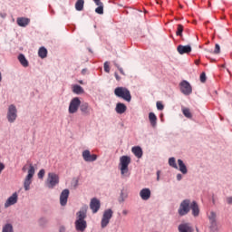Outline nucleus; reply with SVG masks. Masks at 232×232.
<instances>
[{
    "instance_id": "f257e3e1",
    "label": "nucleus",
    "mask_w": 232,
    "mask_h": 232,
    "mask_svg": "<svg viewBox=\"0 0 232 232\" xmlns=\"http://www.w3.org/2000/svg\"><path fill=\"white\" fill-rule=\"evenodd\" d=\"M88 209L86 208H82L76 213V221H75V229L76 231H86V227H88V223L86 222Z\"/></svg>"
},
{
    "instance_id": "58836bf2",
    "label": "nucleus",
    "mask_w": 232,
    "mask_h": 232,
    "mask_svg": "<svg viewBox=\"0 0 232 232\" xmlns=\"http://www.w3.org/2000/svg\"><path fill=\"white\" fill-rule=\"evenodd\" d=\"M114 66H116V68H118L119 72L121 73V75H126V73L124 72V70L122 69V67H121L120 65H118L117 63H114Z\"/></svg>"
},
{
    "instance_id": "20e7f679",
    "label": "nucleus",
    "mask_w": 232,
    "mask_h": 232,
    "mask_svg": "<svg viewBox=\"0 0 232 232\" xmlns=\"http://www.w3.org/2000/svg\"><path fill=\"white\" fill-rule=\"evenodd\" d=\"M34 175H35V168H34V165L31 163L29 165L28 174L25 177L24 182V188L25 191L30 190V185L32 184V179H34Z\"/></svg>"
},
{
    "instance_id": "4d7b16f0",
    "label": "nucleus",
    "mask_w": 232,
    "mask_h": 232,
    "mask_svg": "<svg viewBox=\"0 0 232 232\" xmlns=\"http://www.w3.org/2000/svg\"><path fill=\"white\" fill-rule=\"evenodd\" d=\"M44 220H46V219H44V218H42V219H41V222H43V221H44Z\"/></svg>"
},
{
    "instance_id": "39448f33",
    "label": "nucleus",
    "mask_w": 232,
    "mask_h": 232,
    "mask_svg": "<svg viewBox=\"0 0 232 232\" xmlns=\"http://www.w3.org/2000/svg\"><path fill=\"white\" fill-rule=\"evenodd\" d=\"M45 184L49 189H53V188L59 184V175L53 172H49Z\"/></svg>"
},
{
    "instance_id": "4be33fe9",
    "label": "nucleus",
    "mask_w": 232,
    "mask_h": 232,
    "mask_svg": "<svg viewBox=\"0 0 232 232\" xmlns=\"http://www.w3.org/2000/svg\"><path fill=\"white\" fill-rule=\"evenodd\" d=\"M131 151L137 159L142 158V149L140 147H132Z\"/></svg>"
},
{
    "instance_id": "7c9ffc66",
    "label": "nucleus",
    "mask_w": 232,
    "mask_h": 232,
    "mask_svg": "<svg viewBox=\"0 0 232 232\" xmlns=\"http://www.w3.org/2000/svg\"><path fill=\"white\" fill-rule=\"evenodd\" d=\"M169 166H170L171 168H174V169H179V166L177 165V161L175 160V158L169 159Z\"/></svg>"
},
{
    "instance_id": "2f4dec72",
    "label": "nucleus",
    "mask_w": 232,
    "mask_h": 232,
    "mask_svg": "<svg viewBox=\"0 0 232 232\" xmlns=\"http://www.w3.org/2000/svg\"><path fill=\"white\" fill-rule=\"evenodd\" d=\"M128 198V193L124 190H121L119 198V202H124Z\"/></svg>"
},
{
    "instance_id": "4c0bfd02",
    "label": "nucleus",
    "mask_w": 232,
    "mask_h": 232,
    "mask_svg": "<svg viewBox=\"0 0 232 232\" xmlns=\"http://www.w3.org/2000/svg\"><path fill=\"white\" fill-rule=\"evenodd\" d=\"M45 173L46 171L44 170V169H40V171L38 172V179H44Z\"/></svg>"
},
{
    "instance_id": "603ef678",
    "label": "nucleus",
    "mask_w": 232,
    "mask_h": 232,
    "mask_svg": "<svg viewBox=\"0 0 232 232\" xmlns=\"http://www.w3.org/2000/svg\"><path fill=\"white\" fill-rule=\"evenodd\" d=\"M195 64L199 65L200 64V60H196Z\"/></svg>"
},
{
    "instance_id": "0eeeda50",
    "label": "nucleus",
    "mask_w": 232,
    "mask_h": 232,
    "mask_svg": "<svg viewBox=\"0 0 232 232\" xmlns=\"http://www.w3.org/2000/svg\"><path fill=\"white\" fill-rule=\"evenodd\" d=\"M79 108H81V100L79 97L72 98L69 104V113H77V111H79Z\"/></svg>"
},
{
    "instance_id": "393cba45",
    "label": "nucleus",
    "mask_w": 232,
    "mask_h": 232,
    "mask_svg": "<svg viewBox=\"0 0 232 232\" xmlns=\"http://www.w3.org/2000/svg\"><path fill=\"white\" fill-rule=\"evenodd\" d=\"M149 120L150 122V126H152V128H155V126H157V115H155V113L153 112H150Z\"/></svg>"
},
{
    "instance_id": "9d476101",
    "label": "nucleus",
    "mask_w": 232,
    "mask_h": 232,
    "mask_svg": "<svg viewBox=\"0 0 232 232\" xmlns=\"http://www.w3.org/2000/svg\"><path fill=\"white\" fill-rule=\"evenodd\" d=\"M180 86V92L183 95H191L193 92V89L191 88V84L188 81H182L179 83Z\"/></svg>"
},
{
    "instance_id": "ea45409f",
    "label": "nucleus",
    "mask_w": 232,
    "mask_h": 232,
    "mask_svg": "<svg viewBox=\"0 0 232 232\" xmlns=\"http://www.w3.org/2000/svg\"><path fill=\"white\" fill-rule=\"evenodd\" d=\"M157 109L162 111L164 110V105L160 102H157L156 103Z\"/></svg>"
},
{
    "instance_id": "c85d7f7f",
    "label": "nucleus",
    "mask_w": 232,
    "mask_h": 232,
    "mask_svg": "<svg viewBox=\"0 0 232 232\" xmlns=\"http://www.w3.org/2000/svg\"><path fill=\"white\" fill-rule=\"evenodd\" d=\"M72 92L73 93H76V95H81L84 93V89H82L81 85H73Z\"/></svg>"
},
{
    "instance_id": "9b49d317",
    "label": "nucleus",
    "mask_w": 232,
    "mask_h": 232,
    "mask_svg": "<svg viewBox=\"0 0 232 232\" xmlns=\"http://www.w3.org/2000/svg\"><path fill=\"white\" fill-rule=\"evenodd\" d=\"M82 159L85 162H95L97 160V154H92L90 150H86L82 151Z\"/></svg>"
},
{
    "instance_id": "6ab92c4d",
    "label": "nucleus",
    "mask_w": 232,
    "mask_h": 232,
    "mask_svg": "<svg viewBox=\"0 0 232 232\" xmlns=\"http://www.w3.org/2000/svg\"><path fill=\"white\" fill-rule=\"evenodd\" d=\"M16 23L18 26H23V27L28 26V24H30V19L20 17V18H17Z\"/></svg>"
},
{
    "instance_id": "09e8293b",
    "label": "nucleus",
    "mask_w": 232,
    "mask_h": 232,
    "mask_svg": "<svg viewBox=\"0 0 232 232\" xmlns=\"http://www.w3.org/2000/svg\"><path fill=\"white\" fill-rule=\"evenodd\" d=\"M177 180H182V174L177 175Z\"/></svg>"
},
{
    "instance_id": "1a4fd4ad",
    "label": "nucleus",
    "mask_w": 232,
    "mask_h": 232,
    "mask_svg": "<svg viewBox=\"0 0 232 232\" xmlns=\"http://www.w3.org/2000/svg\"><path fill=\"white\" fill-rule=\"evenodd\" d=\"M15 119H17V108H15V105L12 104L8 107L7 111V120L8 122H15Z\"/></svg>"
},
{
    "instance_id": "f03ea898",
    "label": "nucleus",
    "mask_w": 232,
    "mask_h": 232,
    "mask_svg": "<svg viewBox=\"0 0 232 232\" xmlns=\"http://www.w3.org/2000/svg\"><path fill=\"white\" fill-rule=\"evenodd\" d=\"M114 94L116 97H119L120 99H123V101H126L127 102H131V92L128 88L125 87H117L114 90Z\"/></svg>"
},
{
    "instance_id": "aec40b11",
    "label": "nucleus",
    "mask_w": 232,
    "mask_h": 232,
    "mask_svg": "<svg viewBox=\"0 0 232 232\" xmlns=\"http://www.w3.org/2000/svg\"><path fill=\"white\" fill-rule=\"evenodd\" d=\"M80 110L83 115H90V104L88 102H83L80 105Z\"/></svg>"
},
{
    "instance_id": "c03bdc74",
    "label": "nucleus",
    "mask_w": 232,
    "mask_h": 232,
    "mask_svg": "<svg viewBox=\"0 0 232 232\" xmlns=\"http://www.w3.org/2000/svg\"><path fill=\"white\" fill-rule=\"evenodd\" d=\"M94 3L96 5V6H101V5H104V4H102V2H101V0H96V2H94Z\"/></svg>"
},
{
    "instance_id": "c756f323",
    "label": "nucleus",
    "mask_w": 232,
    "mask_h": 232,
    "mask_svg": "<svg viewBox=\"0 0 232 232\" xmlns=\"http://www.w3.org/2000/svg\"><path fill=\"white\" fill-rule=\"evenodd\" d=\"M2 232H14V226L10 223L5 224L2 228Z\"/></svg>"
},
{
    "instance_id": "3c124183",
    "label": "nucleus",
    "mask_w": 232,
    "mask_h": 232,
    "mask_svg": "<svg viewBox=\"0 0 232 232\" xmlns=\"http://www.w3.org/2000/svg\"><path fill=\"white\" fill-rule=\"evenodd\" d=\"M122 215H124V216L128 215V210H126V209L122 210Z\"/></svg>"
},
{
    "instance_id": "2eb2a0df",
    "label": "nucleus",
    "mask_w": 232,
    "mask_h": 232,
    "mask_svg": "<svg viewBox=\"0 0 232 232\" xmlns=\"http://www.w3.org/2000/svg\"><path fill=\"white\" fill-rule=\"evenodd\" d=\"M179 232H194L195 229L189 223H182L178 227Z\"/></svg>"
},
{
    "instance_id": "5701e85b",
    "label": "nucleus",
    "mask_w": 232,
    "mask_h": 232,
    "mask_svg": "<svg viewBox=\"0 0 232 232\" xmlns=\"http://www.w3.org/2000/svg\"><path fill=\"white\" fill-rule=\"evenodd\" d=\"M38 56L41 59H46V57H48V50L45 47H40L38 50Z\"/></svg>"
},
{
    "instance_id": "f3484780",
    "label": "nucleus",
    "mask_w": 232,
    "mask_h": 232,
    "mask_svg": "<svg viewBox=\"0 0 232 232\" xmlns=\"http://www.w3.org/2000/svg\"><path fill=\"white\" fill-rule=\"evenodd\" d=\"M177 51L180 55H184V53H190L191 46L190 45H179L177 47Z\"/></svg>"
},
{
    "instance_id": "f8f14e48",
    "label": "nucleus",
    "mask_w": 232,
    "mask_h": 232,
    "mask_svg": "<svg viewBox=\"0 0 232 232\" xmlns=\"http://www.w3.org/2000/svg\"><path fill=\"white\" fill-rule=\"evenodd\" d=\"M68 197H70V190L68 188H65L62 191L60 195L61 206H66V204H68Z\"/></svg>"
},
{
    "instance_id": "49530a36",
    "label": "nucleus",
    "mask_w": 232,
    "mask_h": 232,
    "mask_svg": "<svg viewBox=\"0 0 232 232\" xmlns=\"http://www.w3.org/2000/svg\"><path fill=\"white\" fill-rule=\"evenodd\" d=\"M157 180H160V170L157 171Z\"/></svg>"
},
{
    "instance_id": "13d9d810",
    "label": "nucleus",
    "mask_w": 232,
    "mask_h": 232,
    "mask_svg": "<svg viewBox=\"0 0 232 232\" xmlns=\"http://www.w3.org/2000/svg\"><path fill=\"white\" fill-rule=\"evenodd\" d=\"M80 84H82V81L80 82Z\"/></svg>"
},
{
    "instance_id": "4468645a",
    "label": "nucleus",
    "mask_w": 232,
    "mask_h": 232,
    "mask_svg": "<svg viewBox=\"0 0 232 232\" xmlns=\"http://www.w3.org/2000/svg\"><path fill=\"white\" fill-rule=\"evenodd\" d=\"M18 196L16 192H14L12 196H10L5 203V208H10V206H14V204H17Z\"/></svg>"
},
{
    "instance_id": "37998d69",
    "label": "nucleus",
    "mask_w": 232,
    "mask_h": 232,
    "mask_svg": "<svg viewBox=\"0 0 232 232\" xmlns=\"http://www.w3.org/2000/svg\"><path fill=\"white\" fill-rule=\"evenodd\" d=\"M5 169V163L0 162V175L3 173V170Z\"/></svg>"
},
{
    "instance_id": "a18cd8bd",
    "label": "nucleus",
    "mask_w": 232,
    "mask_h": 232,
    "mask_svg": "<svg viewBox=\"0 0 232 232\" xmlns=\"http://www.w3.org/2000/svg\"><path fill=\"white\" fill-rule=\"evenodd\" d=\"M114 77L116 80L121 81V76H119V73L115 72Z\"/></svg>"
},
{
    "instance_id": "7ed1b4c3",
    "label": "nucleus",
    "mask_w": 232,
    "mask_h": 232,
    "mask_svg": "<svg viewBox=\"0 0 232 232\" xmlns=\"http://www.w3.org/2000/svg\"><path fill=\"white\" fill-rule=\"evenodd\" d=\"M130 164H131V158H130L129 156H121L120 158V169L123 177H126V175H128L130 171V169H128V167L130 166Z\"/></svg>"
},
{
    "instance_id": "412c9836",
    "label": "nucleus",
    "mask_w": 232,
    "mask_h": 232,
    "mask_svg": "<svg viewBox=\"0 0 232 232\" xmlns=\"http://www.w3.org/2000/svg\"><path fill=\"white\" fill-rule=\"evenodd\" d=\"M190 209H192V215L194 217H198V214L200 213V210L198 209V205L197 204L196 201H193Z\"/></svg>"
},
{
    "instance_id": "8fccbe9b",
    "label": "nucleus",
    "mask_w": 232,
    "mask_h": 232,
    "mask_svg": "<svg viewBox=\"0 0 232 232\" xmlns=\"http://www.w3.org/2000/svg\"><path fill=\"white\" fill-rule=\"evenodd\" d=\"M64 231H66V228L64 227H60V232H64Z\"/></svg>"
},
{
    "instance_id": "6e6552de",
    "label": "nucleus",
    "mask_w": 232,
    "mask_h": 232,
    "mask_svg": "<svg viewBox=\"0 0 232 232\" xmlns=\"http://www.w3.org/2000/svg\"><path fill=\"white\" fill-rule=\"evenodd\" d=\"M189 199H185L181 202L178 210V213L180 217H184V215H188L189 213Z\"/></svg>"
},
{
    "instance_id": "de8ad7c7",
    "label": "nucleus",
    "mask_w": 232,
    "mask_h": 232,
    "mask_svg": "<svg viewBox=\"0 0 232 232\" xmlns=\"http://www.w3.org/2000/svg\"><path fill=\"white\" fill-rule=\"evenodd\" d=\"M227 204H232V197L227 198Z\"/></svg>"
},
{
    "instance_id": "a19ab883",
    "label": "nucleus",
    "mask_w": 232,
    "mask_h": 232,
    "mask_svg": "<svg viewBox=\"0 0 232 232\" xmlns=\"http://www.w3.org/2000/svg\"><path fill=\"white\" fill-rule=\"evenodd\" d=\"M214 53L216 54L220 53V45H218V44H216L215 45Z\"/></svg>"
},
{
    "instance_id": "ddd939ff",
    "label": "nucleus",
    "mask_w": 232,
    "mask_h": 232,
    "mask_svg": "<svg viewBox=\"0 0 232 232\" xmlns=\"http://www.w3.org/2000/svg\"><path fill=\"white\" fill-rule=\"evenodd\" d=\"M90 208L92 213H97L101 209V200L93 198L91 199Z\"/></svg>"
},
{
    "instance_id": "5fc2aeb1",
    "label": "nucleus",
    "mask_w": 232,
    "mask_h": 232,
    "mask_svg": "<svg viewBox=\"0 0 232 232\" xmlns=\"http://www.w3.org/2000/svg\"><path fill=\"white\" fill-rule=\"evenodd\" d=\"M22 171H26V166H24V167L22 168Z\"/></svg>"
},
{
    "instance_id": "864d4df0",
    "label": "nucleus",
    "mask_w": 232,
    "mask_h": 232,
    "mask_svg": "<svg viewBox=\"0 0 232 232\" xmlns=\"http://www.w3.org/2000/svg\"><path fill=\"white\" fill-rule=\"evenodd\" d=\"M82 73L84 75L86 73V69H82Z\"/></svg>"
},
{
    "instance_id": "423d86ee",
    "label": "nucleus",
    "mask_w": 232,
    "mask_h": 232,
    "mask_svg": "<svg viewBox=\"0 0 232 232\" xmlns=\"http://www.w3.org/2000/svg\"><path fill=\"white\" fill-rule=\"evenodd\" d=\"M112 217H113V210H111V208H108L104 210L102 218V221H101V226L102 229H104V227H106L108 224H110V220H111Z\"/></svg>"
},
{
    "instance_id": "a211bd4d",
    "label": "nucleus",
    "mask_w": 232,
    "mask_h": 232,
    "mask_svg": "<svg viewBox=\"0 0 232 232\" xmlns=\"http://www.w3.org/2000/svg\"><path fill=\"white\" fill-rule=\"evenodd\" d=\"M126 110H128V107L124 103H117L115 111L118 112L120 115H122V113L126 112Z\"/></svg>"
},
{
    "instance_id": "bb28decb",
    "label": "nucleus",
    "mask_w": 232,
    "mask_h": 232,
    "mask_svg": "<svg viewBox=\"0 0 232 232\" xmlns=\"http://www.w3.org/2000/svg\"><path fill=\"white\" fill-rule=\"evenodd\" d=\"M178 164L179 171L182 172L183 175H186V173H188V168L186 167V164H184V161H182V160H178Z\"/></svg>"
},
{
    "instance_id": "e433bc0d",
    "label": "nucleus",
    "mask_w": 232,
    "mask_h": 232,
    "mask_svg": "<svg viewBox=\"0 0 232 232\" xmlns=\"http://www.w3.org/2000/svg\"><path fill=\"white\" fill-rule=\"evenodd\" d=\"M103 68H104V72H106V73H110V62H105Z\"/></svg>"
},
{
    "instance_id": "c9c22d12",
    "label": "nucleus",
    "mask_w": 232,
    "mask_h": 232,
    "mask_svg": "<svg viewBox=\"0 0 232 232\" xmlns=\"http://www.w3.org/2000/svg\"><path fill=\"white\" fill-rule=\"evenodd\" d=\"M209 221L210 222H217V214L215 212H210V215L208 216Z\"/></svg>"
},
{
    "instance_id": "79ce46f5",
    "label": "nucleus",
    "mask_w": 232,
    "mask_h": 232,
    "mask_svg": "<svg viewBox=\"0 0 232 232\" xmlns=\"http://www.w3.org/2000/svg\"><path fill=\"white\" fill-rule=\"evenodd\" d=\"M200 82H206V72H202L200 74Z\"/></svg>"
},
{
    "instance_id": "cd10ccee",
    "label": "nucleus",
    "mask_w": 232,
    "mask_h": 232,
    "mask_svg": "<svg viewBox=\"0 0 232 232\" xmlns=\"http://www.w3.org/2000/svg\"><path fill=\"white\" fill-rule=\"evenodd\" d=\"M75 8L78 12H82L84 10V0H77Z\"/></svg>"
},
{
    "instance_id": "b1692460",
    "label": "nucleus",
    "mask_w": 232,
    "mask_h": 232,
    "mask_svg": "<svg viewBox=\"0 0 232 232\" xmlns=\"http://www.w3.org/2000/svg\"><path fill=\"white\" fill-rule=\"evenodd\" d=\"M181 111L187 119H193V113H191V110H189V108L182 107Z\"/></svg>"
},
{
    "instance_id": "a878e982",
    "label": "nucleus",
    "mask_w": 232,
    "mask_h": 232,
    "mask_svg": "<svg viewBox=\"0 0 232 232\" xmlns=\"http://www.w3.org/2000/svg\"><path fill=\"white\" fill-rule=\"evenodd\" d=\"M18 61L24 68H28V60H26V57H24V54H19L18 55Z\"/></svg>"
},
{
    "instance_id": "6e6d98bb",
    "label": "nucleus",
    "mask_w": 232,
    "mask_h": 232,
    "mask_svg": "<svg viewBox=\"0 0 232 232\" xmlns=\"http://www.w3.org/2000/svg\"><path fill=\"white\" fill-rule=\"evenodd\" d=\"M1 81H3V76H1V72H0V82Z\"/></svg>"
},
{
    "instance_id": "f704fd0d",
    "label": "nucleus",
    "mask_w": 232,
    "mask_h": 232,
    "mask_svg": "<svg viewBox=\"0 0 232 232\" xmlns=\"http://www.w3.org/2000/svg\"><path fill=\"white\" fill-rule=\"evenodd\" d=\"M95 12H96V14L102 15V14H104V5H98V7L95 9Z\"/></svg>"
},
{
    "instance_id": "dca6fc26",
    "label": "nucleus",
    "mask_w": 232,
    "mask_h": 232,
    "mask_svg": "<svg viewBox=\"0 0 232 232\" xmlns=\"http://www.w3.org/2000/svg\"><path fill=\"white\" fill-rule=\"evenodd\" d=\"M140 197L142 200H150L151 198V190L150 188H143L140 191Z\"/></svg>"
},
{
    "instance_id": "72a5a7b5",
    "label": "nucleus",
    "mask_w": 232,
    "mask_h": 232,
    "mask_svg": "<svg viewBox=\"0 0 232 232\" xmlns=\"http://www.w3.org/2000/svg\"><path fill=\"white\" fill-rule=\"evenodd\" d=\"M210 231L211 232H218V226L217 225V221H211L210 222Z\"/></svg>"
},
{
    "instance_id": "473e14b6",
    "label": "nucleus",
    "mask_w": 232,
    "mask_h": 232,
    "mask_svg": "<svg viewBox=\"0 0 232 232\" xmlns=\"http://www.w3.org/2000/svg\"><path fill=\"white\" fill-rule=\"evenodd\" d=\"M182 32H184V25L179 24H178L176 35H178L179 37H182Z\"/></svg>"
}]
</instances>
